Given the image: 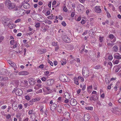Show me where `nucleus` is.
Masks as SVG:
<instances>
[{
    "label": "nucleus",
    "instance_id": "obj_1",
    "mask_svg": "<svg viewBox=\"0 0 121 121\" xmlns=\"http://www.w3.org/2000/svg\"><path fill=\"white\" fill-rule=\"evenodd\" d=\"M5 4L7 6L9 9H13L15 7V4L14 3H11L9 0H7L5 1Z\"/></svg>",
    "mask_w": 121,
    "mask_h": 121
},
{
    "label": "nucleus",
    "instance_id": "obj_2",
    "mask_svg": "<svg viewBox=\"0 0 121 121\" xmlns=\"http://www.w3.org/2000/svg\"><path fill=\"white\" fill-rule=\"evenodd\" d=\"M2 20V23L5 26H7L10 24V23L11 22V20L7 18L6 17H4Z\"/></svg>",
    "mask_w": 121,
    "mask_h": 121
},
{
    "label": "nucleus",
    "instance_id": "obj_3",
    "mask_svg": "<svg viewBox=\"0 0 121 121\" xmlns=\"http://www.w3.org/2000/svg\"><path fill=\"white\" fill-rule=\"evenodd\" d=\"M82 73L85 77L86 78L89 76V70L86 67H84L83 68Z\"/></svg>",
    "mask_w": 121,
    "mask_h": 121
},
{
    "label": "nucleus",
    "instance_id": "obj_4",
    "mask_svg": "<svg viewBox=\"0 0 121 121\" xmlns=\"http://www.w3.org/2000/svg\"><path fill=\"white\" fill-rule=\"evenodd\" d=\"M60 80L63 82H66L68 80V78L64 74H62L60 76Z\"/></svg>",
    "mask_w": 121,
    "mask_h": 121
},
{
    "label": "nucleus",
    "instance_id": "obj_5",
    "mask_svg": "<svg viewBox=\"0 0 121 121\" xmlns=\"http://www.w3.org/2000/svg\"><path fill=\"white\" fill-rule=\"evenodd\" d=\"M63 40L65 42L68 43L71 42L70 39L66 35H64L62 37Z\"/></svg>",
    "mask_w": 121,
    "mask_h": 121
},
{
    "label": "nucleus",
    "instance_id": "obj_6",
    "mask_svg": "<svg viewBox=\"0 0 121 121\" xmlns=\"http://www.w3.org/2000/svg\"><path fill=\"white\" fill-rule=\"evenodd\" d=\"M62 112L64 113L63 116L65 118L69 119V118H70V114L68 112L65 110H63Z\"/></svg>",
    "mask_w": 121,
    "mask_h": 121
},
{
    "label": "nucleus",
    "instance_id": "obj_7",
    "mask_svg": "<svg viewBox=\"0 0 121 121\" xmlns=\"http://www.w3.org/2000/svg\"><path fill=\"white\" fill-rule=\"evenodd\" d=\"M54 80L53 79H50L47 80L46 82V83L48 85H52L54 83Z\"/></svg>",
    "mask_w": 121,
    "mask_h": 121
},
{
    "label": "nucleus",
    "instance_id": "obj_8",
    "mask_svg": "<svg viewBox=\"0 0 121 121\" xmlns=\"http://www.w3.org/2000/svg\"><path fill=\"white\" fill-rule=\"evenodd\" d=\"M16 94L20 96L23 94V92L21 89H17L16 91Z\"/></svg>",
    "mask_w": 121,
    "mask_h": 121
},
{
    "label": "nucleus",
    "instance_id": "obj_9",
    "mask_svg": "<svg viewBox=\"0 0 121 121\" xmlns=\"http://www.w3.org/2000/svg\"><path fill=\"white\" fill-rule=\"evenodd\" d=\"M46 49L45 48L40 49L38 50V53L39 54H41L43 53H45L46 52Z\"/></svg>",
    "mask_w": 121,
    "mask_h": 121
},
{
    "label": "nucleus",
    "instance_id": "obj_10",
    "mask_svg": "<svg viewBox=\"0 0 121 121\" xmlns=\"http://www.w3.org/2000/svg\"><path fill=\"white\" fill-rule=\"evenodd\" d=\"M70 103L71 105L72 106L76 105L77 103L76 100L74 99H71L70 101Z\"/></svg>",
    "mask_w": 121,
    "mask_h": 121
},
{
    "label": "nucleus",
    "instance_id": "obj_11",
    "mask_svg": "<svg viewBox=\"0 0 121 121\" xmlns=\"http://www.w3.org/2000/svg\"><path fill=\"white\" fill-rule=\"evenodd\" d=\"M100 8V7L99 6H96L95 7V9H94L95 11L97 13H100L101 11V9Z\"/></svg>",
    "mask_w": 121,
    "mask_h": 121
},
{
    "label": "nucleus",
    "instance_id": "obj_12",
    "mask_svg": "<svg viewBox=\"0 0 121 121\" xmlns=\"http://www.w3.org/2000/svg\"><path fill=\"white\" fill-rule=\"evenodd\" d=\"M90 115L88 114H86L84 117V119L85 121H88L90 119Z\"/></svg>",
    "mask_w": 121,
    "mask_h": 121
},
{
    "label": "nucleus",
    "instance_id": "obj_13",
    "mask_svg": "<svg viewBox=\"0 0 121 121\" xmlns=\"http://www.w3.org/2000/svg\"><path fill=\"white\" fill-rule=\"evenodd\" d=\"M29 74V73L26 71H22L19 72L18 73L19 75H26Z\"/></svg>",
    "mask_w": 121,
    "mask_h": 121
},
{
    "label": "nucleus",
    "instance_id": "obj_14",
    "mask_svg": "<svg viewBox=\"0 0 121 121\" xmlns=\"http://www.w3.org/2000/svg\"><path fill=\"white\" fill-rule=\"evenodd\" d=\"M57 106L56 104L53 103L51 105V110L52 111H54V110L57 107Z\"/></svg>",
    "mask_w": 121,
    "mask_h": 121
},
{
    "label": "nucleus",
    "instance_id": "obj_15",
    "mask_svg": "<svg viewBox=\"0 0 121 121\" xmlns=\"http://www.w3.org/2000/svg\"><path fill=\"white\" fill-rule=\"evenodd\" d=\"M98 99L97 95H93L91 97H90V100L91 101L93 100L95 101L96 100H97Z\"/></svg>",
    "mask_w": 121,
    "mask_h": 121
},
{
    "label": "nucleus",
    "instance_id": "obj_16",
    "mask_svg": "<svg viewBox=\"0 0 121 121\" xmlns=\"http://www.w3.org/2000/svg\"><path fill=\"white\" fill-rule=\"evenodd\" d=\"M109 38L111 39H113V41H111V42H115V41L116 40V39H115V38H114V35L112 34H110L109 35Z\"/></svg>",
    "mask_w": 121,
    "mask_h": 121
},
{
    "label": "nucleus",
    "instance_id": "obj_17",
    "mask_svg": "<svg viewBox=\"0 0 121 121\" xmlns=\"http://www.w3.org/2000/svg\"><path fill=\"white\" fill-rule=\"evenodd\" d=\"M29 81L30 85H33L35 84L34 79L31 78H30L29 80Z\"/></svg>",
    "mask_w": 121,
    "mask_h": 121
},
{
    "label": "nucleus",
    "instance_id": "obj_18",
    "mask_svg": "<svg viewBox=\"0 0 121 121\" xmlns=\"http://www.w3.org/2000/svg\"><path fill=\"white\" fill-rule=\"evenodd\" d=\"M114 58L118 59H121V55H120L118 53H116L114 55Z\"/></svg>",
    "mask_w": 121,
    "mask_h": 121
},
{
    "label": "nucleus",
    "instance_id": "obj_19",
    "mask_svg": "<svg viewBox=\"0 0 121 121\" xmlns=\"http://www.w3.org/2000/svg\"><path fill=\"white\" fill-rule=\"evenodd\" d=\"M62 107L60 105H58L56 107L57 110L58 112L60 113L62 111Z\"/></svg>",
    "mask_w": 121,
    "mask_h": 121
},
{
    "label": "nucleus",
    "instance_id": "obj_20",
    "mask_svg": "<svg viewBox=\"0 0 121 121\" xmlns=\"http://www.w3.org/2000/svg\"><path fill=\"white\" fill-rule=\"evenodd\" d=\"M78 9L81 11H83L84 9V7L82 5L80 4L78 6Z\"/></svg>",
    "mask_w": 121,
    "mask_h": 121
},
{
    "label": "nucleus",
    "instance_id": "obj_21",
    "mask_svg": "<svg viewBox=\"0 0 121 121\" xmlns=\"http://www.w3.org/2000/svg\"><path fill=\"white\" fill-rule=\"evenodd\" d=\"M65 97L66 99H69L70 98V96L69 95L68 93H65Z\"/></svg>",
    "mask_w": 121,
    "mask_h": 121
},
{
    "label": "nucleus",
    "instance_id": "obj_22",
    "mask_svg": "<svg viewBox=\"0 0 121 121\" xmlns=\"http://www.w3.org/2000/svg\"><path fill=\"white\" fill-rule=\"evenodd\" d=\"M8 26L11 29H12L15 27L14 24H12L11 22Z\"/></svg>",
    "mask_w": 121,
    "mask_h": 121
},
{
    "label": "nucleus",
    "instance_id": "obj_23",
    "mask_svg": "<svg viewBox=\"0 0 121 121\" xmlns=\"http://www.w3.org/2000/svg\"><path fill=\"white\" fill-rule=\"evenodd\" d=\"M68 49L70 50H72L74 49V47L72 45H68Z\"/></svg>",
    "mask_w": 121,
    "mask_h": 121
},
{
    "label": "nucleus",
    "instance_id": "obj_24",
    "mask_svg": "<svg viewBox=\"0 0 121 121\" xmlns=\"http://www.w3.org/2000/svg\"><path fill=\"white\" fill-rule=\"evenodd\" d=\"M24 7L25 8L27 9L30 8V6L29 4L27 3L24 5Z\"/></svg>",
    "mask_w": 121,
    "mask_h": 121
},
{
    "label": "nucleus",
    "instance_id": "obj_25",
    "mask_svg": "<svg viewBox=\"0 0 121 121\" xmlns=\"http://www.w3.org/2000/svg\"><path fill=\"white\" fill-rule=\"evenodd\" d=\"M18 45V44L17 42H15L14 43V44L12 46L13 47H12V48H16L17 47Z\"/></svg>",
    "mask_w": 121,
    "mask_h": 121
},
{
    "label": "nucleus",
    "instance_id": "obj_26",
    "mask_svg": "<svg viewBox=\"0 0 121 121\" xmlns=\"http://www.w3.org/2000/svg\"><path fill=\"white\" fill-rule=\"evenodd\" d=\"M113 51L115 52H117L118 51V47L117 46H114L113 48Z\"/></svg>",
    "mask_w": 121,
    "mask_h": 121
},
{
    "label": "nucleus",
    "instance_id": "obj_27",
    "mask_svg": "<svg viewBox=\"0 0 121 121\" xmlns=\"http://www.w3.org/2000/svg\"><path fill=\"white\" fill-rule=\"evenodd\" d=\"M39 99H38L37 98H35V99H31V100H30V102H35L36 101H39Z\"/></svg>",
    "mask_w": 121,
    "mask_h": 121
},
{
    "label": "nucleus",
    "instance_id": "obj_28",
    "mask_svg": "<svg viewBox=\"0 0 121 121\" xmlns=\"http://www.w3.org/2000/svg\"><path fill=\"white\" fill-rule=\"evenodd\" d=\"M74 82L75 84H76L77 85H78L79 83L78 82V79L77 78H76L74 80Z\"/></svg>",
    "mask_w": 121,
    "mask_h": 121
},
{
    "label": "nucleus",
    "instance_id": "obj_29",
    "mask_svg": "<svg viewBox=\"0 0 121 121\" xmlns=\"http://www.w3.org/2000/svg\"><path fill=\"white\" fill-rule=\"evenodd\" d=\"M89 33L90 34L93 35H94L95 33V31H94L93 29L90 30L89 32Z\"/></svg>",
    "mask_w": 121,
    "mask_h": 121
},
{
    "label": "nucleus",
    "instance_id": "obj_30",
    "mask_svg": "<svg viewBox=\"0 0 121 121\" xmlns=\"http://www.w3.org/2000/svg\"><path fill=\"white\" fill-rule=\"evenodd\" d=\"M102 67L100 65L95 66V68L97 69H99L102 68Z\"/></svg>",
    "mask_w": 121,
    "mask_h": 121
},
{
    "label": "nucleus",
    "instance_id": "obj_31",
    "mask_svg": "<svg viewBox=\"0 0 121 121\" xmlns=\"http://www.w3.org/2000/svg\"><path fill=\"white\" fill-rule=\"evenodd\" d=\"M48 19H54V16L52 14L50 16L48 17Z\"/></svg>",
    "mask_w": 121,
    "mask_h": 121
},
{
    "label": "nucleus",
    "instance_id": "obj_32",
    "mask_svg": "<svg viewBox=\"0 0 121 121\" xmlns=\"http://www.w3.org/2000/svg\"><path fill=\"white\" fill-rule=\"evenodd\" d=\"M15 42V41L13 40H11L10 42V44L12 45H13Z\"/></svg>",
    "mask_w": 121,
    "mask_h": 121
},
{
    "label": "nucleus",
    "instance_id": "obj_33",
    "mask_svg": "<svg viewBox=\"0 0 121 121\" xmlns=\"http://www.w3.org/2000/svg\"><path fill=\"white\" fill-rule=\"evenodd\" d=\"M113 58L112 56L111 55H109L108 57V59L110 60H111Z\"/></svg>",
    "mask_w": 121,
    "mask_h": 121
},
{
    "label": "nucleus",
    "instance_id": "obj_34",
    "mask_svg": "<svg viewBox=\"0 0 121 121\" xmlns=\"http://www.w3.org/2000/svg\"><path fill=\"white\" fill-rule=\"evenodd\" d=\"M62 65H65L66 63V61H64L63 60L60 61Z\"/></svg>",
    "mask_w": 121,
    "mask_h": 121
},
{
    "label": "nucleus",
    "instance_id": "obj_35",
    "mask_svg": "<svg viewBox=\"0 0 121 121\" xmlns=\"http://www.w3.org/2000/svg\"><path fill=\"white\" fill-rule=\"evenodd\" d=\"M41 80L43 81H45L46 80L47 78L45 77H44L41 78Z\"/></svg>",
    "mask_w": 121,
    "mask_h": 121
},
{
    "label": "nucleus",
    "instance_id": "obj_36",
    "mask_svg": "<svg viewBox=\"0 0 121 121\" xmlns=\"http://www.w3.org/2000/svg\"><path fill=\"white\" fill-rule=\"evenodd\" d=\"M35 26L36 27H40V23H36L35 25Z\"/></svg>",
    "mask_w": 121,
    "mask_h": 121
},
{
    "label": "nucleus",
    "instance_id": "obj_37",
    "mask_svg": "<svg viewBox=\"0 0 121 121\" xmlns=\"http://www.w3.org/2000/svg\"><path fill=\"white\" fill-rule=\"evenodd\" d=\"M59 48L58 46L57 45L55 47V51H57V50L59 49Z\"/></svg>",
    "mask_w": 121,
    "mask_h": 121
},
{
    "label": "nucleus",
    "instance_id": "obj_38",
    "mask_svg": "<svg viewBox=\"0 0 121 121\" xmlns=\"http://www.w3.org/2000/svg\"><path fill=\"white\" fill-rule=\"evenodd\" d=\"M56 1L55 0H54L53 2L52 3V5H55V4H56ZM54 6H52V7H53Z\"/></svg>",
    "mask_w": 121,
    "mask_h": 121
},
{
    "label": "nucleus",
    "instance_id": "obj_39",
    "mask_svg": "<svg viewBox=\"0 0 121 121\" xmlns=\"http://www.w3.org/2000/svg\"><path fill=\"white\" fill-rule=\"evenodd\" d=\"M61 24L63 26H66V23L64 21H63L62 22Z\"/></svg>",
    "mask_w": 121,
    "mask_h": 121
},
{
    "label": "nucleus",
    "instance_id": "obj_40",
    "mask_svg": "<svg viewBox=\"0 0 121 121\" xmlns=\"http://www.w3.org/2000/svg\"><path fill=\"white\" fill-rule=\"evenodd\" d=\"M63 10L65 12H66L68 11L67 8L66 6H65L63 9Z\"/></svg>",
    "mask_w": 121,
    "mask_h": 121
},
{
    "label": "nucleus",
    "instance_id": "obj_41",
    "mask_svg": "<svg viewBox=\"0 0 121 121\" xmlns=\"http://www.w3.org/2000/svg\"><path fill=\"white\" fill-rule=\"evenodd\" d=\"M107 44L108 46H111V47H112L113 46L114 44L113 43H108Z\"/></svg>",
    "mask_w": 121,
    "mask_h": 121
},
{
    "label": "nucleus",
    "instance_id": "obj_42",
    "mask_svg": "<svg viewBox=\"0 0 121 121\" xmlns=\"http://www.w3.org/2000/svg\"><path fill=\"white\" fill-rule=\"evenodd\" d=\"M4 39V37L2 36L0 37V43H1L2 40H3Z\"/></svg>",
    "mask_w": 121,
    "mask_h": 121
},
{
    "label": "nucleus",
    "instance_id": "obj_43",
    "mask_svg": "<svg viewBox=\"0 0 121 121\" xmlns=\"http://www.w3.org/2000/svg\"><path fill=\"white\" fill-rule=\"evenodd\" d=\"M103 37H99V40L100 41V42H102L103 41Z\"/></svg>",
    "mask_w": 121,
    "mask_h": 121
},
{
    "label": "nucleus",
    "instance_id": "obj_44",
    "mask_svg": "<svg viewBox=\"0 0 121 121\" xmlns=\"http://www.w3.org/2000/svg\"><path fill=\"white\" fill-rule=\"evenodd\" d=\"M62 121H68V119L64 117V118L62 119Z\"/></svg>",
    "mask_w": 121,
    "mask_h": 121
},
{
    "label": "nucleus",
    "instance_id": "obj_45",
    "mask_svg": "<svg viewBox=\"0 0 121 121\" xmlns=\"http://www.w3.org/2000/svg\"><path fill=\"white\" fill-rule=\"evenodd\" d=\"M48 63H49L52 66H53V64L52 62L51 61L49 60Z\"/></svg>",
    "mask_w": 121,
    "mask_h": 121
},
{
    "label": "nucleus",
    "instance_id": "obj_46",
    "mask_svg": "<svg viewBox=\"0 0 121 121\" xmlns=\"http://www.w3.org/2000/svg\"><path fill=\"white\" fill-rule=\"evenodd\" d=\"M21 20V19H17V20L15 21L14 22L15 23L18 22H20Z\"/></svg>",
    "mask_w": 121,
    "mask_h": 121
},
{
    "label": "nucleus",
    "instance_id": "obj_47",
    "mask_svg": "<svg viewBox=\"0 0 121 121\" xmlns=\"http://www.w3.org/2000/svg\"><path fill=\"white\" fill-rule=\"evenodd\" d=\"M86 108L88 110H91L93 109V107H87Z\"/></svg>",
    "mask_w": 121,
    "mask_h": 121
},
{
    "label": "nucleus",
    "instance_id": "obj_48",
    "mask_svg": "<svg viewBox=\"0 0 121 121\" xmlns=\"http://www.w3.org/2000/svg\"><path fill=\"white\" fill-rule=\"evenodd\" d=\"M4 4H3L1 3L0 4V9H2L4 7Z\"/></svg>",
    "mask_w": 121,
    "mask_h": 121
},
{
    "label": "nucleus",
    "instance_id": "obj_49",
    "mask_svg": "<svg viewBox=\"0 0 121 121\" xmlns=\"http://www.w3.org/2000/svg\"><path fill=\"white\" fill-rule=\"evenodd\" d=\"M95 121H98L99 119L98 117L97 116L95 117Z\"/></svg>",
    "mask_w": 121,
    "mask_h": 121
},
{
    "label": "nucleus",
    "instance_id": "obj_50",
    "mask_svg": "<svg viewBox=\"0 0 121 121\" xmlns=\"http://www.w3.org/2000/svg\"><path fill=\"white\" fill-rule=\"evenodd\" d=\"M26 99L27 100H30V98L29 96L26 95L25 96Z\"/></svg>",
    "mask_w": 121,
    "mask_h": 121
},
{
    "label": "nucleus",
    "instance_id": "obj_51",
    "mask_svg": "<svg viewBox=\"0 0 121 121\" xmlns=\"http://www.w3.org/2000/svg\"><path fill=\"white\" fill-rule=\"evenodd\" d=\"M105 82L107 83H108L110 81H109V80L108 79V78H107L106 79Z\"/></svg>",
    "mask_w": 121,
    "mask_h": 121
},
{
    "label": "nucleus",
    "instance_id": "obj_52",
    "mask_svg": "<svg viewBox=\"0 0 121 121\" xmlns=\"http://www.w3.org/2000/svg\"><path fill=\"white\" fill-rule=\"evenodd\" d=\"M107 16L109 18L111 17V16L110 14L108 12H107Z\"/></svg>",
    "mask_w": 121,
    "mask_h": 121
},
{
    "label": "nucleus",
    "instance_id": "obj_53",
    "mask_svg": "<svg viewBox=\"0 0 121 121\" xmlns=\"http://www.w3.org/2000/svg\"><path fill=\"white\" fill-rule=\"evenodd\" d=\"M11 66L13 67H15L16 66V64L15 63H13V62L12 63V64L11 65Z\"/></svg>",
    "mask_w": 121,
    "mask_h": 121
},
{
    "label": "nucleus",
    "instance_id": "obj_54",
    "mask_svg": "<svg viewBox=\"0 0 121 121\" xmlns=\"http://www.w3.org/2000/svg\"><path fill=\"white\" fill-rule=\"evenodd\" d=\"M92 89V85H91L88 86L87 88V89Z\"/></svg>",
    "mask_w": 121,
    "mask_h": 121
},
{
    "label": "nucleus",
    "instance_id": "obj_55",
    "mask_svg": "<svg viewBox=\"0 0 121 121\" xmlns=\"http://www.w3.org/2000/svg\"><path fill=\"white\" fill-rule=\"evenodd\" d=\"M64 105L67 108H69L70 107V106L67 104H64Z\"/></svg>",
    "mask_w": 121,
    "mask_h": 121
},
{
    "label": "nucleus",
    "instance_id": "obj_56",
    "mask_svg": "<svg viewBox=\"0 0 121 121\" xmlns=\"http://www.w3.org/2000/svg\"><path fill=\"white\" fill-rule=\"evenodd\" d=\"M86 88V85H83L82 88V90L83 91H84L85 89Z\"/></svg>",
    "mask_w": 121,
    "mask_h": 121
},
{
    "label": "nucleus",
    "instance_id": "obj_57",
    "mask_svg": "<svg viewBox=\"0 0 121 121\" xmlns=\"http://www.w3.org/2000/svg\"><path fill=\"white\" fill-rule=\"evenodd\" d=\"M119 62V60H117L115 61L114 64H117Z\"/></svg>",
    "mask_w": 121,
    "mask_h": 121
},
{
    "label": "nucleus",
    "instance_id": "obj_58",
    "mask_svg": "<svg viewBox=\"0 0 121 121\" xmlns=\"http://www.w3.org/2000/svg\"><path fill=\"white\" fill-rule=\"evenodd\" d=\"M23 82H24V83L25 84H26V85H27L28 84V81H27L26 80H23Z\"/></svg>",
    "mask_w": 121,
    "mask_h": 121
},
{
    "label": "nucleus",
    "instance_id": "obj_59",
    "mask_svg": "<svg viewBox=\"0 0 121 121\" xmlns=\"http://www.w3.org/2000/svg\"><path fill=\"white\" fill-rule=\"evenodd\" d=\"M8 63L9 64H10V65H11V64H12V63H13V62H12L10 60H8Z\"/></svg>",
    "mask_w": 121,
    "mask_h": 121
},
{
    "label": "nucleus",
    "instance_id": "obj_60",
    "mask_svg": "<svg viewBox=\"0 0 121 121\" xmlns=\"http://www.w3.org/2000/svg\"><path fill=\"white\" fill-rule=\"evenodd\" d=\"M86 21L84 20H82L81 21V23L82 24H84L85 23Z\"/></svg>",
    "mask_w": 121,
    "mask_h": 121
},
{
    "label": "nucleus",
    "instance_id": "obj_61",
    "mask_svg": "<svg viewBox=\"0 0 121 121\" xmlns=\"http://www.w3.org/2000/svg\"><path fill=\"white\" fill-rule=\"evenodd\" d=\"M3 80H7L8 79V78L7 77H3Z\"/></svg>",
    "mask_w": 121,
    "mask_h": 121
},
{
    "label": "nucleus",
    "instance_id": "obj_62",
    "mask_svg": "<svg viewBox=\"0 0 121 121\" xmlns=\"http://www.w3.org/2000/svg\"><path fill=\"white\" fill-rule=\"evenodd\" d=\"M18 107L19 109H21L22 108V106L21 104H20L19 105Z\"/></svg>",
    "mask_w": 121,
    "mask_h": 121
},
{
    "label": "nucleus",
    "instance_id": "obj_63",
    "mask_svg": "<svg viewBox=\"0 0 121 121\" xmlns=\"http://www.w3.org/2000/svg\"><path fill=\"white\" fill-rule=\"evenodd\" d=\"M29 118L27 117L25 118H24L23 121H28Z\"/></svg>",
    "mask_w": 121,
    "mask_h": 121
},
{
    "label": "nucleus",
    "instance_id": "obj_64",
    "mask_svg": "<svg viewBox=\"0 0 121 121\" xmlns=\"http://www.w3.org/2000/svg\"><path fill=\"white\" fill-rule=\"evenodd\" d=\"M44 66L43 64L39 66V68H43L44 67Z\"/></svg>",
    "mask_w": 121,
    "mask_h": 121
}]
</instances>
